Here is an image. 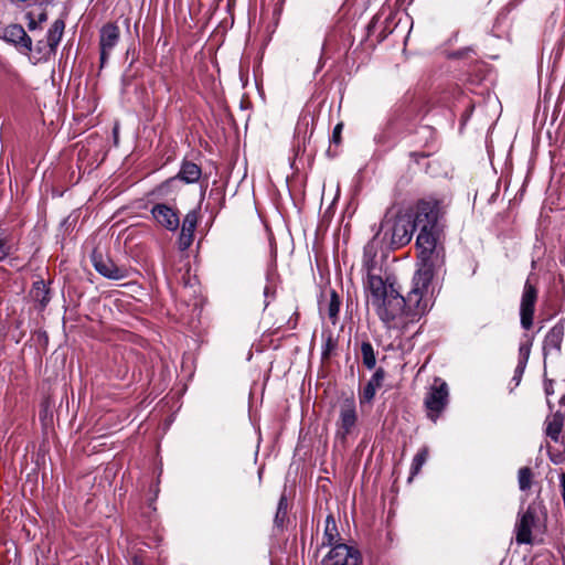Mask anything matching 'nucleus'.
Here are the masks:
<instances>
[{
	"instance_id": "bb28decb",
	"label": "nucleus",
	"mask_w": 565,
	"mask_h": 565,
	"mask_svg": "<svg viewBox=\"0 0 565 565\" xmlns=\"http://www.w3.org/2000/svg\"><path fill=\"white\" fill-rule=\"evenodd\" d=\"M35 49L39 53V57H38V61H46L49 60L51 56H53L55 53H47L45 51V40H40L36 42V45H35Z\"/></svg>"
},
{
	"instance_id": "7c9ffc66",
	"label": "nucleus",
	"mask_w": 565,
	"mask_h": 565,
	"mask_svg": "<svg viewBox=\"0 0 565 565\" xmlns=\"http://www.w3.org/2000/svg\"><path fill=\"white\" fill-rule=\"evenodd\" d=\"M333 348H334V343L332 342L331 339H329L327 342V350H326L324 354H327Z\"/></svg>"
},
{
	"instance_id": "5701e85b",
	"label": "nucleus",
	"mask_w": 565,
	"mask_h": 565,
	"mask_svg": "<svg viewBox=\"0 0 565 565\" xmlns=\"http://www.w3.org/2000/svg\"><path fill=\"white\" fill-rule=\"evenodd\" d=\"M427 458H428V448L424 447L416 454V456L413 459L412 467H411L412 476H415L419 472L423 465L426 462Z\"/></svg>"
},
{
	"instance_id": "a211bd4d",
	"label": "nucleus",
	"mask_w": 565,
	"mask_h": 565,
	"mask_svg": "<svg viewBox=\"0 0 565 565\" xmlns=\"http://www.w3.org/2000/svg\"><path fill=\"white\" fill-rule=\"evenodd\" d=\"M340 534L337 529V524L334 518L332 515H328L326 519V527L323 534L322 546H332L334 544H339Z\"/></svg>"
},
{
	"instance_id": "ddd939ff",
	"label": "nucleus",
	"mask_w": 565,
	"mask_h": 565,
	"mask_svg": "<svg viewBox=\"0 0 565 565\" xmlns=\"http://www.w3.org/2000/svg\"><path fill=\"white\" fill-rule=\"evenodd\" d=\"M201 173V168L198 164L190 161H184L179 173L175 177L167 180L160 186V189L163 190L167 186H172L179 180L185 183H194L199 181Z\"/></svg>"
},
{
	"instance_id": "c756f323",
	"label": "nucleus",
	"mask_w": 565,
	"mask_h": 565,
	"mask_svg": "<svg viewBox=\"0 0 565 565\" xmlns=\"http://www.w3.org/2000/svg\"><path fill=\"white\" fill-rule=\"evenodd\" d=\"M28 18L30 19L29 24H28L29 29L31 31L35 30L38 26V22L31 18V14H28Z\"/></svg>"
},
{
	"instance_id": "4468645a",
	"label": "nucleus",
	"mask_w": 565,
	"mask_h": 565,
	"mask_svg": "<svg viewBox=\"0 0 565 565\" xmlns=\"http://www.w3.org/2000/svg\"><path fill=\"white\" fill-rule=\"evenodd\" d=\"M198 224V212L190 211L183 218L181 233L179 237V248L188 249L193 242V234Z\"/></svg>"
},
{
	"instance_id": "0eeeda50",
	"label": "nucleus",
	"mask_w": 565,
	"mask_h": 565,
	"mask_svg": "<svg viewBox=\"0 0 565 565\" xmlns=\"http://www.w3.org/2000/svg\"><path fill=\"white\" fill-rule=\"evenodd\" d=\"M120 39V29L115 23H106L99 32L100 66L110 57Z\"/></svg>"
},
{
	"instance_id": "9d476101",
	"label": "nucleus",
	"mask_w": 565,
	"mask_h": 565,
	"mask_svg": "<svg viewBox=\"0 0 565 565\" xmlns=\"http://www.w3.org/2000/svg\"><path fill=\"white\" fill-rule=\"evenodd\" d=\"M535 511L529 508L520 518L515 526V540L519 544L532 543V527L535 524Z\"/></svg>"
},
{
	"instance_id": "20e7f679",
	"label": "nucleus",
	"mask_w": 565,
	"mask_h": 565,
	"mask_svg": "<svg viewBox=\"0 0 565 565\" xmlns=\"http://www.w3.org/2000/svg\"><path fill=\"white\" fill-rule=\"evenodd\" d=\"M391 225V244L394 247H402L408 244L413 237L414 231L417 228L413 218L407 214H398L394 220L385 217L382 228Z\"/></svg>"
},
{
	"instance_id": "1a4fd4ad",
	"label": "nucleus",
	"mask_w": 565,
	"mask_h": 565,
	"mask_svg": "<svg viewBox=\"0 0 565 565\" xmlns=\"http://www.w3.org/2000/svg\"><path fill=\"white\" fill-rule=\"evenodd\" d=\"M94 268L104 277L119 280L127 277V269L117 266L111 259L103 257L102 254L96 252L92 255Z\"/></svg>"
},
{
	"instance_id": "aec40b11",
	"label": "nucleus",
	"mask_w": 565,
	"mask_h": 565,
	"mask_svg": "<svg viewBox=\"0 0 565 565\" xmlns=\"http://www.w3.org/2000/svg\"><path fill=\"white\" fill-rule=\"evenodd\" d=\"M563 335H564L563 327H559V326L553 327L548 331V333L545 338V347L555 348L558 350L561 348V342L563 340Z\"/></svg>"
},
{
	"instance_id": "b1692460",
	"label": "nucleus",
	"mask_w": 565,
	"mask_h": 565,
	"mask_svg": "<svg viewBox=\"0 0 565 565\" xmlns=\"http://www.w3.org/2000/svg\"><path fill=\"white\" fill-rule=\"evenodd\" d=\"M287 511H288V502L285 494H282L278 502L277 512L275 515V523L278 526H282L286 518H287Z\"/></svg>"
},
{
	"instance_id": "393cba45",
	"label": "nucleus",
	"mask_w": 565,
	"mask_h": 565,
	"mask_svg": "<svg viewBox=\"0 0 565 565\" xmlns=\"http://www.w3.org/2000/svg\"><path fill=\"white\" fill-rule=\"evenodd\" d=\"M339 309H340V298H339L338 294L334 290H332L331 297H330V302L328 306V316L333 322H335V320L338 318Z\"/></svg>"
},
{
	"instance_id": "7ed1b4c3",
	"label": "nucleus",
	"mask_w": 565,
	"mask_h": 565,
	"mask_svg": "<svg viewBox=\"0 0 565 565\" xmlns=\"http://www.w3.org/2000/svg\"><path fill=\"white\" fill-rule=\"evenodd\" d=\"M440 202L434 199L423 200L417 205V212L413 220L419 233L417 236L443 238L444 224Z\"/></svg>"
},
{
	"instance_id": "6ab92c4d",
	"label": "nucleus",
	"mask_w": 565,
	"mask_h": 565,
	"mask_svg": "<svg viewBox=\"0 0 565 565\" xmlns=\"http://www.w3.org/2000/svg\"><path fill=\"white\" fill-rule=\"evenodd\" d=\"M563 428V416L558 413L554 414L546 420V435L554 441L558 440V436Z\"/></svg>"
},
{
	"instance_id": "dca6fc26",
	"label": "nucleus",
	"mask_w": 565,
	"mask_h": 565,
	"mask_svg": "<svg viewBox=\"0 0 565 565\" xmlns=\"http://www.w3.org/2000/svg\"><path fill=\"white\" fill-rule=\"evenodd\" d=\"M65 29V22L62 19H57L53 22L51 28L47 31L45 38V51L47 53H55L58 43L62 40L63 33Z\"/></svg>"
},
{
	"instance_id": "9b49d317",
	"label": "nucleus",
	"mask_w": 565,
	"mask_h": 565,
	"mask_svg": "<svg viewBox=\"0 0 565 565\" xmlns=\"http://www.w3.org/2000/svg\"><path fill=\"white\" fill-rule=\"evenodd\" d=\"M153 218L168 231H175L180 220L178 213L166 204H156L151 210Z\"/></svg>"
},
{
	"instance_id": "423d86ee",
	"label": "nucleus",
	"mask_w": 565,
	"mask_h": 565,
	"mask_svg": "<svg viewBox=\"0 0 565 565\" xmlns=\"http://www.w3.org/2000/svg\"><path fill=\"white\" fill-rule=\"evenodd\" d=\"M360 553L344 543L332 545V548L322 561V565H358Z\"/></svg>"
},
{
	"instance_id": "39448f33",
	"label": "nucleus",
	"mask_w": 565,
	"mask_h": 565,
	"mask_svg": "<svg viewBox=\"0 0 565 565\" xmlns=\"http://www.w3.org/2000/svg\"><path fill=\"white\" fill-rule=\"evenodd\" d=\"M437 380L435 384L430 387V391L427 393L425 397V406L427 408V416L436 422L441 412L445 409L448 404V385L445 382H439L437 384Z\"/></svg>"
},
{
	"instance_id": "473e14b6",
	"label": "nucleus",
	"mask_w": 565,
	"mask_h": 565,
	"mask_svg": "<svg viewBox=\"0 0 565 565\" xmlns=\"http://www.w3.org/2000/svg\"><path fill=\"white\" fill-rule=\"evenodd\" d=\"M46 13L45 12H42L40 15H39V22H43L46 20Z\"/></svg>"
},
{
	"instance_id": "6e6552de",
	"label": "nucleus",
	"mask_w": 565,
	"mask_h": 565,
	"mask_svg": "<svg viewBox=\"0 0 565 565\" xmlns=\"http://www.w3.org/2000/svg\"><path fill=\"white\" fill-rule=\"evenodd\" d=\"M537 300V289L529 280L524 284V289L520 305L521 326L530 330L533 326V316Z\"/></svg>"
},
{
	"instance_id": "f03ea898",
	"label": "nucleus",
	"mask_w": 565,
	"mask_h": 565,
	"mask_svg": "<svg viewBox=\"0 0 565 565\" xmlns=\"http://www.w3.org/2000/svg\"><path fill=\"white\" fill-rule=\"evenodd\" d=\"M416 246L419 250V268L414 276V286L426 292L427 286L445 265L443 238L417 236Z\"/></svg>"
},
{
	"instance_id": "412c9836",
	"label": "nucleus",
	"mask_w": 565,
	"mask_h": 565,
	"mask_svg": "<svg viewBox=\"0 0 565 565\" xmlns=\"http://www.w3.org/2000/svg\"><path fill=\"white\" fill-rule=\"evenodd\" d=\"M47 289L43 280L34 282L31 295L35 301H39L42 307L49 302Z\"/></svg>"
},
{
	"instance_id": "4be33fe9",
	"label": "nucleus",
	"mask_w": 565,
	"mask_h": 565,
	"mask_svg": "<svg viewBox=\"0 0 565 565\" xmlns=\"http://www.w3.org/2000/svg\"><path fill=\"white\" fill-rule=\"evenodd\" d=\"M361 354H362L363 364L370 370L373 369L376 363V358H375L374 349L370 342L362 343Z\"/></svg>"
},
{
	"instance_id": "a878e982",
	"label": "nucleus",
	"mask_w": 565,
	"mask_h": 565,
	"mask_svg": "<svg viewBox=\"0 0 565 565\" xmlns=\"http://www.w3.org/2000/svg\"><path fill=\"white\" fill-rule=\"evenodd\" d=\"M519 487L521 490H527L532 483V471L529 467H523L519 470Z\"/></svg>"
},
{
	"instance_id": "f8f14e48",
	"label": "nucleus",
	"mask_w": 565,
	"mask_h": 565,
	"mask_svg": "<svg viewBox=\"0 0 565 565\" xmlns=\"http://www.w3.org/2000/svg\"><path fill=\"white\" fill-rule=\"evenodd\" d=\"M3 39L13 43L19 50L24 52L31 51L32 40L25 30L19 24H11L3 31Z\"/></svg>"
},
{
	"instance_id": "f257e3e1",
	"label": "nucleus",
	"mask_w": 565,
	"mask_h": 565,
	"mask_svg": "<svg viewBox=\"0 0 565 565\" xmlns=\"http://www.w3.org/2000/svg\"><path fill=\"white\" fill-rule=\"evenodd\" d=\"M366 288L379 318L390 329H404L425 311L422 303L424 292L419 287L413 286L405 298L393 282L387 284L369 268Z\"/></svg>"
},
{
	"instance_id": "f3484780",
	"label": "nucleus",
	"mask_w": 565,
	"mask_h": 565,
	"mask_svg": "<svg viewBox=\"0 0 565 565\" xmlns=\"http://www.w3.org/2000/svg\"><path fill=\"white\" fill-rule=\"evenodd\" d=\"M384 377V370L377 369L375 373L372 375L371 380L365 385V387L363 388L362 393L360 394L361 403H370L373 399L376 390L382 386Z\"/></svg>"
},
{
	"instance_id": "c85d7f7f",
	"label": "nucleus",
	"mask_w": 565,
	"mask_h": 565,
	"mask_svg": "<svg viewBox=\"0 0 565 565\" xmlns=\"http://www.w3.org/2000/svg\"><path fill=\"white\" fill-rule=\"evenodd\" d=\"M342 129H343V124L342 122H339L334 129H333V132H332V142L335 143V145H339L341 142V132H342Z\"/></svg>"
},
{
	"instance_id": "72a5a7b5",
	"label": "nucleus",
	"mask_w": 565,
	"mask_h": 565,
	"mask_svg": "<svg viewBox=\"0 0 565 565\" xmlns=\"http://www.w3.org/2000/svg\"><path fill=\"white\" fill-rule=\"evenodd\" d=\"M125 24H126L127 29H129V26H130V20H129L128 18H127V19H125Z\"/></svg>"
},
{
	"instance_id": "cd10ccee",
	"label": "nucleus",
	"mask_w": 565,
	"mask_h": 565,
	"mask_svg": "<svg viewBox=\"0 0 565 565\" xmlns=\"http://www.w3.org/2000/svg\"><path fill=\"white\" fill-rule=\"evenodd\" d=\"M11 247L7 244L4 232L0 230V259L10 254Z\"/></svg>"
},
{
	"instance_id": "2eb2a0df",
	"label": "nucleus",
	"mask_w": 565,
	"mask_h": 565,
	"mask_svg": "<svg viewBox=\"0 0 565 565\" xmlns=\"http://www.w3.org/2000/svg\"><path fill=\"white\" fill-rule=\"evenodd\" d=\"M356 423L355 407L352 402H345L340 409L339 431L342 439L351 431Z\"/></svg>"
},
{
	"instance_id": "2f4dec72",
	"label": "nucleus",
	"mask_w": 565,
	"mask_h": 565,
	"mask_svg": "<svg viewBox=\"0 0 565 565\" xmlns=\"http://www.w3.org/2000/svg\"><path fill=\"white\" fill-rule=\"evenodd\" d=\"M271 294H273V292H271L270 287H269V286H266V287L264 288V295H265L266 297H268V296H269V295H271Z\"/></svg>"
}]
</instances>
